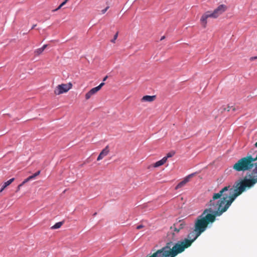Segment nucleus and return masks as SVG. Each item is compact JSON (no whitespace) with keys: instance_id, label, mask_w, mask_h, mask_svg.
<instances>
[{"instance_id":"obj_7","label":"nucleus","mask_w":257,"mask_h":257,"mask_svg":"<svg viewBox=\"0 0 257 257\" xmlns=\"http://www.w3.org/2000/svg\"><path fill=\"white\" fill-rule=\"evenodd\" d=\"M193 176V174H191L187 176L183 181L180 182L175 187V189H179L184 186L187 182L189 181L190 178Z\"/></svg>"},{"instance_id":"obj_14","label":"nucleus","mask_w":257,"mask_h":257,"mask_svg":"<svg viewBox=\"0 0 257 257\" xmlns=\"http://www.w3.org/2000/svg\"><path fill=\"white\" fill-rule=\"evenodd\" d=\"M14 180L15 178H13L6 182L2 187V190H4L7 186L10 185Z\"/></svg>"},{"instance_id":"obj_10","label":"nucleus","mask_w":257,"mask_h":257,"mask_svg":"<svg viewBox=\"0 0 257 257\" xmlns=\"http://www.w3.org/2000/svg\"><path fill=\"white\" fill-rule=\"evenodd\" d=\"M98 91L96 89V88L94 87L90 89L87 93L85 94V99L86 100H88L91 98L92 96L95 94Z\"/></svg>"},{"instance_id":"obj_30","label":"nucleus","mask_w":257,"mask_h":257,"mask_svg":"<svg viewBox=\"0 0 257 257\" xmlns=\"http://www.w3.org/2000/svg\"><path fill=\"white\" fill-rule=\"evenodd\" d=\"M107 78V76H106L105 77H104L103 79V81H105Z\"/></svg>"},{"instance_id":"obj_28","label":"nucleus","mask_w":257,"mask_h":257,"mask_svg":"<svg viewBox=\"0 0 257 257\" xmlns=\"http://www.w3.org/2000/svg\"><path fill=\"white\" fill-rule=\"evenodd\" d=\"M25 183H24V182L23 181L21 184H20L19 185L20 186H21V187L23 186Z\"/></svg>"},{"instance_id":"obj_2","label":"nucleus","mask_w":257,"mask_h":257,"mask_svg":"<svg viewBox=\"0 0 257 257\" xmlns=\"http://www.w3.org/2000/svg\"><path fill=\"white\" fill-rule=\"evenodd\" d=\"M256 160L257 154L255 157H253L251 155H247L239 159L233 165L232 168L237 172L248 171L251 170L254 166L255 167L248 174L249 178H245L237 183L234 189L230 186H228L223 187L219 192L214 193L213 195L216 194H221L220 197L216 199L218 204H219L220 201L223 200L222 207L226 206L227 203H229L228 209L235 199L244 191L246 188H249L257 183V174L256 173L253 172L257 167V163H254Z\"/></svg>"},{"instance_id":"obj_15","label":"nucleus","mask_w":257,"mask_h":257,"mask_svg":"<svg viewBox=\"0 0 257 257\" xmlns=\"http://www.w3.org/2000/svg\"><path fill=\"white\" fill-rule=\"evenodd\" d=\"M40 174V171H38L37 172H36L35 174H34L33 175L29 176L28 178H29V180L30 181L31 180L34 179Z\"/></svg>"},{"instance_id":"obj_34","label":"nucleus","mask_w":257,"mask_h":257,"mask_svg":"<svg viewBox=\"0 0 257 257\" xmlns=\"http://www.w3.org/2000/svg\"><path fill=\"white\" fill-rule=\"evenodd\" d=\"M254 146L257 148V142L255 143Z\"/></svg>"},{"instance_id":"obj_22","label":"nucleus","mask_w":257,"mask_h":257,"mask_svg":"<svg viewBox=\"0 0 257 257\" xmlns=\"http://www.w3.org/2000/svg\"><path fill=\"white\" fill-rule=\"evenodd\" d=\"M144 227V225H138V226H137L136 228H137V229H141V228H143Z\"/></svg>"},{"instance_id":"obj_21","label":"nucleus","mask_w":257,"mask_h":257,"mask_svg":"<svg viewBox=\"0 0 257 257\" xmlns=\"http://www.w3.org/2000/svg\"><path fill=\"white\" fill-rule=\"evenodd\" d=\"M62 7V6L61 5H60L57 9L53 10L52 11L56 12V11H58V10L60 9Z\"/></svg>"},{"instance_id":"obj_9","label":"nucleus","mask_w":257,"mask_h":257,"mask_svg":"<svg viewBox=\"0 0 257 257\" xmlns=\"http://www.w3.org/2000/svg\"><path fill=\"white\" fill-rule=\"evenodd\" d=\"M156 96L155 95H145L141 99V102H153L156 99Z\"/></svg>"},{"instance_id":"obj_6","label":"nucleus","mask_w":257,"mask_h":257,"mask_svg":"<svg viewBox=\"0 0 257 257\" xmlns=\"http://www.w3.org/2000/svg\"><path fill=\"white\" fill-rule=\"evenodd\" d=\"M227 10V6L225 5L222 4L217 7L214 11L213 12L215 14L216 18H217L219 16L222 15Z\"/></svg>"},{"instance_id":"obj_23","label":"nucleus","mask_w":257,"mask_h":257,"mask_svg":"<svg viewBox=\"0 0 257 257\" xmlns=\"http://www.w3.org/2000/svg\"><path fill=\"white\" fill-rule=\"evenodd\" d=\"M69 0H65L63 2H62L60 5L63 7L64 6Z\"/></svg>"},{"instance_id":"obj_12","label":"nucleus","mask_w":257,"mask_h":257,"mask_svg":"<svg viewBox=\"0 0 257 257\" xmlns=\"http://www.w3.org/2000/svg\"><path fill=\"white\" fill-rule=\"evenodd\" d=\"M232 109L233 111H235L236 110L235 108L233 106H222L220 108L221 112H223V111L227 110V111H229L231 109Z\"/></svg>"},{"instance_id":"obj_18","label":"nucleus","mask_w":257,"mask_h":257,"mask_svg":"<svg viewBox=\"0 0 257 257\" xmlns=\"http://www.w3.org/2000/svg\"><path fill=\"white\" fill-rule=\"evenodd\" d=\"M174 155V153L170 152L167 154L166 157H164V158H167V160L168 158L172 157Z\"/></svg>"},{"instance_id":"obj_1","label":"nucleus","mask_w":257,"mask_h":257,"mask_svg":"<svg viewBox=\"0 0 257 257\" xmlns=\"http://www.w3.org/2000/svg\"><path fill=\"white\" fill-rule=\"evenodd\" d=\"M220 195V194H216L212 196V198L207 204L208 208H206L202 214L198 216L195 221L193 229L190 231L187 238L174 243L173 242L178 239V233L175 232L173 229L170 230L167 236L168 241L165 246L160 250H163L166 247L168 248L166 250L170 251L173 249L179 250V252L174 256L175 257L178 254L183 252L185 249L190 247L192 243L206 230L208 225L215 221L217 216H220L227 211L229 203H227V206L223 208V200L220 201L219 204H218L216 202V199L218 198Z\"/></svg>"},{"instance_id":"obj_32","label":"nucleus","mask_w":257,"mask_h":257,"mask_svg":"<svg viewBox=\"0 0 257 257\" xmlns=\"http://www.w3.org/2000/svg\"><path fill=\"white\" fill-rule=\"evenodd\" d=\"M254 172V173H256V174H257V167H256V168L255 169L254 172Z\"/></svg>"},{"instance_id":"obj_4","label":"nucleus","mask_w":257,"mask_h":257,"mask_svg":"<svg viewBox=\"0 0 257 257\" xmlns=\"http://www.w3.org/2000/svg\"><path fill=\"white\" fill-rule=\"evenodd\" d=\"M209 18L216 19V17L213 11H207L205 12L200 19L201 24L203 28H206L207 23V19Z\"/></svg>"},{"instance_id":"obj_20","label":"nucleus","mask_w":257,"mask_h":257,"mask_svg":"<svg viewBox=\"0 0 257 257\" xmlns=\"http://www.w3.org/2000/svg\"><path fill=\"white\" fill-rule=\"evenodd\" d=\"M109 8L108 7H106L105 9L102 10L101 11V13L102 14H104V13H105V12L107 11V10H108V9Z\"/></svg>"},{"instance_id":"obj_11","label":"nucleus","mask_w":257,"mask_h":257,"mask_svg":"<svg viewBox=\"0 0 257 257\" xmlns=\"http://www.w3.org/2000/svg\"><path fill=\"white\" fill-rule=\"evenodd\" d=\"M167 161V158H163L160 161H157L153 165V167L155 168L159 167L164 165Z\"/></svg>"},{"instance_id":"obj_19","label":"nucleus","mask_w":257,"mask_h":257,"mask_svg":"<svg viewBox=\"0 0 257 257\" xmlns=\"http://www.w3.org/2000/svg\"><path fill=\"white\" fill-rule=\"evenodd\" d=\"M118 37V33H116L114 36V37H113V39L112 40H111V42L113 43H115V40L117 39Z\"/></svg>"},{"instance_id":"obj_27","label":"nucleus","mask_w":257,"mask_h":257,"mask_svg":"<svg viewBox=\"0 0 257 257\" xmlns=\"http://www.w3.org/2000/svg\"><path fill=\"white\" fill-rule=\"evenodd\" d=\"M25 183H24V182L23 181L21 184H20L19 185L20 186H21V187L23 186Z\"/></svg>"},{"instance_id":"obj_25","label":"nucleus","mask_w":257,"mask_h":257,"mask_svg":"<svg viewBox=\"0 0 257 257\" xmlns=\"http://www.w3.org/2000/svg\"><path fill=\"white\" fill-rule=\"evenodd\" d=\"M47 47V45H44L41 48L42 49L43 51H44V50Z\"/></svg>"},{"instance_id":"obj_3","label":"nucleus","mask_w":257,"mask_h":257,"mask_svg":"<svg viewBox=\"0 0 257 257\" xmlns=\"http://www.w3.org/2000/svg\"><path fill=\"white\" fill-rule=\"evenodd\" d=\"M72 87V84H61L58 85L54 90V93L56 95H60L63 93L67 92Z\"/></svg>"},{"instance_id":"obj_5","label":"nucleus","mask_w":257,"mask_h":257,"mask_svg":"<svg viewBox=\"0 0 257 257\" xmlns=\"http://www.w3.org/2000/svg\"><path fill=\"white\" fill-rule=\"evenodd\" d=\"M186 224L183 220H180L176 222L172 226L170 227V230H173L176 233H179V231L183 229L186 226Z\"/></svg>"},{"instance_id":"obj_13","label":"nucleus","mask_w":257,"mask_h":257,"mask_svg":"<svg viewBox=\"0 0 257 257\" xmlns=\"http://www.w3.org/2000/svg\"><path fill=\"white\" fill-rule=\"evenodd\" d=\"M63 223L64 222L63 221H61V222H57L56 223H55L53 226H52L51 228L52 229H58V228H59L61 227V226L63 224Z\"/></svg>"},{"instance_id":"obj_26","label":"nucleus","mask_w":257,"mask_h":257,"mask_svg":"<svg viewBox=\"0 0 257 257\" xmlns=\"http://www.w3.org/2000/svg\"><path fill=\"white\" fill-rule=\"evenodd\" d=\"M25 183H26L27 182L30 181L29 179L28 178H26V179H25L24 181Z\"/></svg>"},{"instance_id":"obj_29","label":"nucleus","mask_w":257,"mask_h":257,"mask_svg":"<svg viewBox=\"0 0 257 257\" xmlns=\"http://www.w3.org/2000/svg\"><path fill=\"white\" fill-rule=\"evenodd\" d=\"M20 188H21V186H20L19 185L18 187H17V191H19L20 190Z\"/></svg>"},{"instance_id":"obj_31","label":"nucleus","mask_w":257,"mask_h":257,"mask_svg":"<svg viewBox=\"0 0 257 257\" xmlns=\"http://www.w3.org/2000/svg\"><path fill=\"white\" fill-rule=\"evenodd\" d=\"M36 26V24L32 26V27L31 29L32 30V29H34V28H35V27Z\"/></svg>"},{"instance_id":"obj_35","label":"nucleus","mask_w":257,"mask_h":257,"mask_svg":"<svg viewBox=\"0 0 257 257\" xmlns=\"http://www.w3.org/2000/svg\"><path fill=\"white\" fill-rule=\"evenodd\" d=\"M4 190H2V188H1V189L0 190V192H2Z\"/></svg>"},{"instance_id":"obj_17","label":"nucleus","mask_w":257,"mask_h":257,"mask_svg":"<svg viewBox=\"0 0 257 257\" xmlns=\"http://www.w3.org/2000/svg\"><path fill=\"white\" fill-rule=\"evenodd\" d=\"M104 85V82H102L98 86H97V87H95V88H96V89L98 90V91H99L101 88H102V87Z\"/></svg>"},{"instance_id":"obj_16","label":"nucleus","mask_w":257,"mask_h":257,"mask_svg":"<svg viewBox=\"0 0 257 257\" xmlns=\"http://www.w3.org/2000/svg\"><path fill=\"white\" fill-rule=\"evenodd\" d=\"M43 51H44L43 50V49H41V48H40L39 49H36L34 53L36 55L38 56V55H40L41 54H42Z\"/></svg>"},{"instance_id":"obj_8","label":"nucleus","mask_w":257,"mask_h":257,"mask_svg":"<svg viewBox=\"0 0 257 257\" xmlns=\"http://www.w3.org/2000/svg\"><path fill=\"white\" fill-rule=\"evenodd\" d=\"M109 152V147L107 145L105 147L104 149H103L101 151V152H100V153L99 154V155H98V156L97 158V161H100V160H102L104 157H105L106 156H107L108 155Z\"/></svg>"},{"instance_id":"obj_24","label":"nucleus","mask_w":257,"mask_h":257,"mask_svg":"<svg viewBox=\"0 0 257 257\" xmlns=\"http://www.w3.org/2000/svg\"><path fill=\"white\" fill-rule=\"evenodd\" d=\"M257 59V56L252 57L250 58V60L252 61Z\"/></svg>"},{"instance_id":"obj_33","label":"nucleus","mask_w":257,"mask_h":257,"mask_svg":"<svg viewBox=\"0 0 257 257\" xmlns=\"http://www.w3.org/2000/svg\"><path fill=\"white\" fill-rule=\"evenodd\" d=\"M164 38H165V36H163V37L161 38V40H163Z\"/></svg>"}]
</instances>
